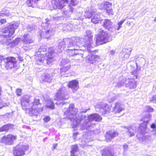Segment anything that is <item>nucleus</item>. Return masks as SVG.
<instances>
[{"label": "nucleus", "instance_id": "nucleus-10", "mask_svg": "<svg viewBox=\"0 0 156 156\" xmlns=\"http://www.w3.org/2000/svg\"><path fill=\"white\" fill-rule=\"evenodd\" d=\"M84 42L87 46L90 45L93 42V35L91 32L87 31L86 32V34L84 36Z\"/></svg>", "mask_w": 156, "mask_h": 156}, {"label": "nucleus", "instance_id": "nucleus-30", "mask_svg": "<svg viewBox=\"0 0 156 156\" xmlns=\"http://www.w3.org/2000/svg\"><path fill=\"white\" fill-rule=\"evenodd\" d=\"M91 140L90 139L89 140L88 139H86L85 141L82 140L81 142V144H80L82 147H87L88 145V144H87V143H88Z\"/></svg>", "mask_w": 156, "mask_h": 156}, {"label": "nucleus", "instance_id": "nucleus-39", "mask_svg": "<svg viewBox=\"0 0 156 156\" xmlns=\"http://www.w3.org/2000/svg\"><path fill=\"white\" fill-rule=\"evenodd\" d=\"M125 21V20L123 19L118 23V25L119 26L118 27V29L120 28L121 27L122 24Z\"/></svg>", "mask_w": 156, "mask_h": 156}, {"label": "nucleus", "instance_id": "nucleus-28", "mask_svg": "<svg viewBox=\"0 0 156 156\" xmlns=\"http://www.w3.org/2000/svg\"><path fill=\"white\" fill-rule=\"evenodd\" d=\"M16 58L13 57H10V65L12 64V66H10V69L14 68L16 65Z\"/></svg>", "mask_w": 156, "mask_h": 156}, {"label": "nucleus", "instance_id": "nucleus-5", "mask_svg": "<svg viewBox=\"0 0 156 156\" xmlns=\"http://www.w3.org/2000/svg\"><path fill=\"white\" fill-rule=\"evenodd\" d=\"M151 115L149 113H147L144 116L142 119L143 121V123H142L139 126V129L142 133L144 134L148 132L147 129V124L148 122L151 120Z\"/></svg>", "mask_w": 156, "mask_h": 156}, {"label": "nucleus", "instance_id": "nucleus-34", "mask_svg": "<svg viewBox=\"0 0 156 156\" xmlns=\"http://www.w3.org/2000/svg\"><path fill=\"white\" fill-rule=\"evenodd\" d=\"M16 136L10 135V145L13 144L14 141L16 140Z\"/></svg>", "mask_w": 156, "mask_h": 156}, {"label": "nucleus", "instance_id": "nucleus-20", "mask_svg": "<svg viewBox=\"0 0 156 156\" xmlns=\"http://www.w3.org/2000/svg\"><path fill=\"white\" fill-rule=\"evenodd\" d=\"M128 129V135L129 137H132L134 135V133L136 132V129L134 127L132 126L129 128H127Z\"/></svg>", "mask_w": 156, "mask_h": 156}, {"label": "nucleus", "instance_id": "nucleus-17", "mask_svg": "<svg viewBox=\"0 0 156 156\" xmlns=\"http://www.w3.org/2000/svg\"><path fill=\"white\" fill-rule=\"evenodd\" d=\"M78 152V147L77 145H73L71 147L70 156H76Z\"/></svg>", "mask_w": 156, "mask_h": 156}, {"label": "nucleus", "instance_id": "nucleus-15", "mask_svg": "<svg viewBox=\"0 0 156 156\" xmlns=\"http://www.w3.org/2000/svg\"><path fill=\"white\" fill-rule=\"evenodd\" d=\"M38 0H27L25 2L28 7L34 8L37 5Z\"/></svg>", "mask_w": 156, "mask_h": 156}, {"label": "nucleus", "instance_id": "nucleus-38", "mask_svg": "<svg viewBox=\"0 0 156 156\" xmlns=\"http://www.w3.org/2000/svg\"><path fill=\"white\" fill-rule=\"evenodd\" d=\"M47 63L48 64H50L53 61V58H47L46 59Z\"/></svg>", "mask_w": 156, "mask_h": 156}, {"label": "nucleus", "instance_id": "nucleus-4", "mask_svg": "<svg viewBox=\"0 0 156 156\" xmlns=\"http://www.w3.org/2000/svg\"><path fill=\"white\" fill-rule=\"evenodd\" d=\"M98 7L101 10L105 11L108 16L114 14V12L112 8V4L109 2H103L98 5Z\"/></svg>", "mask_w": 156, "mask_h": 156}, {"label": "nucleus", "instance_id": "nucleus-2", "mask_svg": "<svg viewBox=\"0 0 156 156\" xmlns=\"http://www.w3.org/2000/svg\"><path fill=\"white\" fill-rule=\"evenodd\" d=\"M21 100L23 109L26 111L28 110L33 115L37 116L43 110L42 107H37L40 104L39 98L34 99L31 103H29V98H22Z\"/></svg>", "mask_w": 156, "mask_h": 156}, {"label": "nucleus", "instance_id": "nucleus-35", "mask_svg": "<svg viewBox=\"0 0 156 156\" xmlns=\"http://www.w3.org/2000/svg\"><path fill=\"white\" fill-rule=\"evenodd\" d=\"M144 110L146 112H151L153 111L154 109L150 106H147L145 107Z\"/></svg>", "mask_w": 156, "mask_h": 156}, {"label": "nucleus", "instance_id": "nucleus-49", "mask_svg": "<svg viewBox=\"0 0 156 156\" xmlns=\"http://www.w3.org/2000/svg\"><path fill=\"white\" fill-rule=\"evenodd\" d=\"M57 144H53L52 147L53 148V150H54L55 148L57 146Z\"/></svg>", "mask_w": 156, "mask_h": 156}, {"label": "nucleus", "instance_id": "nucleus-12", "mask_svg": "<svg viewBox=\"0 0 156 156\" xmlns=\"http://www.w3.org/2000/svg\"><path fill=\"white\" fill-rule=\"evenodd\" d=\"M112 23L111 20L105 19L103 22L102 26L108 30H109L112 27Z\"/></svg>", "mask_w": 156, "mask_h": 156}, {"label": "nucleus", "instance_id": "nucleus-45", "mask_svg": "<svg viewBox=\"0 0 156 156\" xmlns=\"http://www.w3.org/2000/svg\"><path fill=\"white\" fill-rule=\"evenodd\" d=\"M20 39L19 38H16L14 41L15 43H16L17 44L19 42H20Z\"/></svg>", "mask_w": 156, "mask_h": 156}, {"label": "nucleus", "instance_id": "nucleus-13", "mask_svg": "<svg viewBox=\"0 0 156 156\" xmlns=\"http://www.w3.org/2000/svg\"><path fill=\"white\" fill-rule=\"evenodd\" d=\"M118 135V133L116 131L112 130L108 132H107L106 139L107 140V141H108L107 139L108 138L110 140L111 139L114 138Z\"/></svg>", "mask_w": 156, "mask_h": 156}, {"label": "nucleus", "instance_id": "nucleus-36", "mask_svg": "<svg viewBox=\"0 0 156 156\" xmlns=\"http://www.w3.org/2000/svg\"><path fill=\"white\" fill-rule=\"evenodd\" d=\"M145 140L148 144L152 143L153 141L152 138L150 136H146L145 137Z\"/></svg>", "mask_w": 156, "mask_h": 156}, {"label": "nucleus", "instance_id": "nucleus-7", "mask_svg": "<svg viewBox=\"0 0 156 156\" xmlns=\"http://www.w3.org/2000/svg\"><path fill=\"white\" fill-rule=\"evenodd\" d=\"M86 13L87 17H91V22L94 24L98 23L102 21L100 15L99 14L95 13L94 12H91L89 11L86 12Z\"/></svg>", "mask_w": 156, "mask_h": 156}, {"label": "nucleus", "instance_id": "nucleus-18", "mask_svg": "<svg viewBox=\"0 0 156 156\" xmlns=\"http://www.w3.org/2000/svg\"><path fill=\"white\" fill-rule=\"evenodd\" d=\"M0 142L3 143L5 145H9L10 144V135L9 134L6 136H5L2 137V139H0Z\"/></svg>", "mask_w": 156, "mask_h": 156}, {"label": "nucleus", "instance_id": "nucleus-60", "mask_svg": "<svg viewBox=\"0 0 156 156\" xmlns=\"http://www.w3.org/2000/svg\"><path fill=\"white\" fill-rule=\"evenodd\" d=\"M79 59H79V58H76L75 59V60H79Z\"/></svg>", "mask_w": 156, "mask_h": 156}, {"label": "nucleus", "instance_id": "nucleus-55", "mask_svg": "<svg viewBox=\"0 0 156 156\" xmlns=\"http://www.w3.org/2000/svg\"><path fill=\"white\" fill-rule=\"evenodd\" d=\"M1 88L0 87V95H1Z\"/></svg>", "mask_w": 156, "mask_h": 156}, {"label": "nucleus", "instance_id": "nucleus-27", "mask_svg": "<svg viewBox=\"0 0 156 156\" xmlns=\"http://www.w3.org/2000/svg\"><path fill=\"white\" fill-rule=\"evenodd\" d=\"M68 54L69 57L73 56L75 55H78V53H76L75 52V49H68Z\"/></svg>", "mask_w": 156, "mask_h": 156}, {"label": "nucleus", "instance_id": "nucleus-25", "mask_svg": "<svg viewBox=\"0 0 156 156\" xmlns=\"http://www.w3.org/2000/svg\"><path fill=\"white\" fill-rule=\"evenodd\" d=\"M36 58L37 60L39 62H41L45 59L44 55L41 54L36 55Z\"/></svg>", "mask_w": 156, "mask_h": 156}, {"label": "nucleus", "instance_id": "nucleus-21", "mask_svg": "<svg viewBox=\"0 0 156 156\" xmlns=\"http://www.w3.org/2000/svg\"><path fill=\"white\" fill-rule=\"evenodd\" d=\"M42 80L44 81L50 82H51L52 79L49 74H45L42 76Z\"/></svg>", "mask_w": 156, "mask_h": 156}, {"label": "nucleus", "instance_id": "nucleus-43", "mask_svg": "<svg viewBox=\"0 0 156 156\" xmlns=\"http://www.w3.org/2000/svg\"><path fill=\"white\" fill-rule=\"evenodd\" d=\"M115 98H108V100L109 102L111 103L113 102L115 100Z\"/></svg>", "mask_w": 156, "mask_h": 156}, {"label": "nucleus", "instance_id": "nucleus-48", "mask_svg": "<svg viewBox=\"0 0 156 156\" xmlns=\"http://www.w3.org/2000/svg\"><path fill=\"white\" fill-rule=\"evenodd\" d=\"M151 128L152 129H154L156 127V125L154 124H152L151 125Z\"/></svg>", "mask_w": 156, "mask_h": 156}, {"label": "nucleus", "instance_id": "nucleus-57", "mask_svg": "<svg viewBox=\"0 0 156 156\" xmlns=\"http://www.w3.org/2000/svg\"><path fill=\"white\" fill-rule=\"evenodd\" d=\"M154 21H156V17L154 19Z\"/></svg>", "mask_w": 156, "mask_h": 156}, {"label": "nucleus", "instance_id": "nucleus-42", "mask_svg": "<svg viewBox=\"0 0 156 156\" xmlns=\"http://www.w3.org/2000/svg\"><path fill=\"white\" fill-rule=\"evenodd\" d=\"M76 0H70V2L71 4L73 5H77V3L76 2Z\"/></svg>", "mask_w": 156, "mask_h": 156}, {"label": "nucleus", "instance_id": "nucleus-29", "mask_svg": "<svg viewBox=\"0 0 156 156\" xmlns=\"http://www.w3.org/2000/svg\"><path fill=\"white\" fill-rule=\"evenodd\" d=\"M6 59V58H3V56L0 55V61H3L5 62H6L5 67L6 69H8L9 68V66L8 63L9 62V61H5V60Z\"/></svg>", "mask_w": 156, "mask_h": 156}, {"label": "nucleus", "instance_id": "nucleus-37", "mask_svg": "<svg viewBox=\"0 0 156 156\" xmlns=\"http://www.w3.org/2000/svg\"><path fill=\"white\" fill-rule=\"evenodd\" d=\"M16 93L18 96H20L22 94V90L21 89L18 88L16 90Z\"/></svg>", "mask_w": 156, "mask_h": 156}, {"label": "nucleus", "instance_id": "nucleus-58", "mask_svg": "<svg viewBox=\"0 0 156 156\" xmlns=\"http://www.w3.org/2000/svg\"><path fill=\"white\" fill-rule=\"evenodd\" d=\"M12 126H14V125H11V124H10V128H11V127H12Z\"/></svg>", "mask_w": 156, "mask_h": 156}, {"label": "nucleus", "instance_id": "nucleus-63", "mask_svg": "<svg viewBox=\"0 0 156 156\" xmlns=\"http://www.w3.org/2000/svg\"><path fill=\"white\" fill-rule=\"evenodd\" d=\"M126 127H124V128H126Z\"/></svg>", "mask_w": 156, "mask_h": 156}, {"label": "nucleus", "instance_id": "nucleus-61", "mask_svg": "<svg viewBox=\"0 0 156 156\" xmlns=\"http://www.w3.org/2000/svg\"><path fill=\"white\" fill-rule=\"evenodd\" d=\"M87 110H86V111H83V112H87Z\"/></svg>", "mask_w": 156, "mask_h": 156}, {"label": "nucleus", "instance_id": "nucleus-54", "mask_svg": "<svg viewBox=\"0 0 156 156\" xmlns=\"http://www.w3.org/2000/svg\"><path fill=\"white\" fill-rule=\"evenodd\" d=\"M20 60L21 61H23V59H21V57L20 58Z\"/></svg>", "mask_w": 156, "mask_h": 156}, {"label": "nucleus", "instance_id": "nucleus-44", "mask_svg": "<svg viewBox=\"0 0 156 156\" xmlns=\"http://www.w3.org/2000/svg\"><path fill=\"white\" fill-rule=\"evenodd\" d=\"M128 146L126 144H125L123 146V148L124 150L125 151H126L128 149Z\"/></svg>", "mask_w": 156, "mask_h": 156}, {"label": "nucleus", "instance_id": "nucleus-56", "mask_svg": "<svg viewBox=\"0 0 156 156\" xmlns=\"http://www.w3.org/2000/svg\"><path fill=\"white\" fill-rule=\"evenodd\" d=\"M136 137H137V138L139 140H140V138L138 137V136L136 135Z\"/></svg>", "mask_w": 156, "mask_h": 156}, {"label": "nucleus", "instance_id": "nucleus-31", "mask_svg": "<svg viewBox=\"0 0 156 156\" xmlns=\"http://www.w3.org/2000/svg\"><path fill=\"white\" fill-rule=\"evenodd\" d=\"M70 67V65H69L66 66H64L60 68L61 71L62 72H66L69 70Z\"/></svg>", "mask_w": 156, "mask_h": 156}, {"label": "nucleus", "instance_id": "nucleus-53", "mask_svg": "<svg viewBox=\"0 0 156 156\" xmlns=\"http://www.w3.org/2000/svg\"><path fill=\"white\" fill-rule=\"evenodd\" d=\"M49 32H50L49 30H48L47 31H46L45 33H46V34H47L49 33Z\"/></svg>", "mask_w": 156, "mask_h": 156}, {"label": "nucleus", "instance_id": "nucleus-23", "mask_svg": "<svg viewBox=\"0 0 156 156\" xmlns=\"http://www.w3.org/2000/svg\"><path fill=\"white\" fill-rule=\"evenodd\" d=\"M28 34H25L23 36L24 39L23 41L25 44H30L33 42V41L31 39H27Z\"/></svg>", "mask_w": 156, "mask_h": 156}, {"label": "nucleus", "instance_id": "nucleus-52", "mask_svg": "<svg viewBox=\"0 0 156 156\" xmlns=\"http://www.w3.org/2000/svg\"><path fill=\"white\" fill-rule=\"evenodd\" d=\"M62 1H63V2H66L68 3L69 2L68 0H62Z\"/></svg>", "mask_w": 156, "mask_h": 156}, {"label": "nucleus", "instance_id": "nucleus-33", "mask_svg": "<svg viewBox=\"0 0 156 156\" xmlns=\"http://www.w3.org/2000/svg\"><path fill=\"white\" fill-rule=\"evenodd\" d=\"M53 50H51L48 51L45 54V55L47 58H53Z\"/></svg>", "mask_w": 156, "mask_h": 156}, {"label": "nucleus", "instance_id": "nucleus-22", "mask_svg": "<svg viewBox=\"0 0 156 156\" xmlns=\"http://www.w3.org/2000/svg\"><path fill=\"white\" fill-rule=\"evenodd\" d=\"M136 82L134 80L130 81L128 83V87L130 89H134L136 87Z\"/></svg>", "mask_w": 156, "mask_h": 156}, {"label": "nucleus", "instance_id": "nucleus-8", "mask_svg": "<svg viewBox=\"0 0 156 156\" xmlns=\"http://www.w3.org/2000/svg\"><path fill=\"white\" fill-rule=\"evenodd\" d=\"M95 108H98L99 111L102 113V115L105 114L106 112H109L110 110V108L109 105L102 102L97 104L95 105Z\"/></svg>", "mask_w": 156, "mask_h": 156}, {"label": "nucleus", "instance_id": "nucleus-32", "mask_svg": "<svg viewBox=\"0 0 156 156\" xmlns=\"http://www.w3.org/2000/svg\"><path fill=\"white\" fill-rule=\"evenodd\" d=\"M10 128V125L8 124L3 126L0 128V132L7 131H8Z\"/></svg>", "mask_w": 156, "mask_h": 156}, {"label": "nucleus", "instance_id": "nucleus-40", "mask_svg": "<svg viewBox=\"0 0 156 156\" xmlns=\"http://www.w3.org/2000/svg\"><path fill=\"white\" fill-rule=\"evenodd\" d=\"M50 119V117L48 116H46L43 119V120L44 122H48Z\"/></svg>", "mask_w": 156, "mask_h": 156}, {"label": "nucleus", "instance_id": "nucleus-50", "mask_svg": "<svg viewBox=\"0 0 156 156\" xmlns=\"http://www.w3.org/2000/svg\"><path fill=\"white\" fill-rule=\"evenodd\" d=\"M133 23V22H130V21H128L126 23L127 24L128 26H130L131 24H132Z\"/></svg>", "mask_w": 156, "mask_h": 156}, {"label": "nucleus", "instance_id": "nucleus-24", "mask_svg": "<svg viewBox=\"0 0 156 156\" xmlns=\"http://www.w3.org/2000/svg\"><path fill=\"white\" fill-rule=\"evenodd\" d=\"M18 27L16 23L12 24L10 25V35L13 34L15 32V30Z\"/></svg>", "mask_w": 156, "mask_h": 156}, {"label": "nucleus", "instance_id": "nucleus-26", "mask_svg": "<svg viewBox=\"0 0 156 156\" xmlns=\"http://www.w3.org/2000/svg\"><path fill=\"white\" fill-rule=\"evenodd\" d=\"M56 100L57 101L55 102V104L58 105H60L62 104L64 105L66 103L64 102L65 100L64 98H56Z\"/></svg>", "mask_w": 156, "mask_h": 156}, {"label": "nucleus", "instance_id": "nucleus-51", "mask_svg": "<svg viewBox=\"0 0 156 156\" xmlns=\"http://www.w3.org/2000/svg\"><path fill=\"white\" fill-rule=\"evenodd\" d=\"M110 53L111 55H114L115 53V52L113 50H111L110 51Z\"/></svg>", "mask_w": 156, "mask_h": 156}, {"label": "nucleus", "instance_id": "nucleus-9", "mask_svg": "<svg viewBox=\"0 0 156 156\" xmlns=\"http://www.w3.org/2000/svg\"><path fill=\"white\" fill-rule=\"evenodd\" d=\"M125 109L124 105L121 102L119 101L116 102L113 108L112 111L115 114L119 113Z\"/></svg>", "mask_w": 156, "mask_h": 156}, {"label": "nucleus", "instance_id": "nucleus-59", "mask_svg": "<svg viewBox=\"0 0 156 156\" xmlns=\"http://www.w3.org/2000/svg\"><path fill=\"white\" fill-rule=\"evenodd\" d=\"M155 99H156V98H154V99L153 100V101H154V100H155Z\"/></svg>", "mask_w": 156, "mask_h": 156}, {"label": "nucleus", "instance_id": "nucleus-3", "mask_svg": "<svg viewBox=\"0 0 156 156\" xmlns=\"http://www.w3.org/2000/svg\"><path fill=\"white\" fill-rule=\"evenodd\" d=\"M96 44L97 46L105 44L108 42V34L103 30H101L96 35Z\"/></svg>", "mask_w": 156, "mask_h": 156}, {"label": "nucleus", "instance_id": "nucleus-11", "mask_svg": "<svg viewBox=\"0 0 156 156\" xmlns=\"http://www.w3.org/2000/svg\"><path fill=\"white\" fill-rule=\"evenodd\" d=\"M78 81L76 80H74L69 82L68 87L72 89L73 92H75L78 88Z\"/></svg>", "mask_w": 156, "mask_h": 156}, {"label": "nucleus", "instance_id": "nucleus-6", "mask_svg": "<svg viewBox=\"0 0 156 156\" xmlns=\"http://www.w3.org/2000/svg\"><path fill=\"white\" fill-rule=\"evenodd\" d=\"M28 149V145H19L14 147L13 154L15 156H22L25 154V152Z\"/></svg>", "mask_w": 156, "mask_h": 156}, {"label": "nucleus", "instance_id": "nucleus-62", "mask_svg": "<svg viewBox=\"0 0 156 156\" xmlns=\"http://www.w3.org/2000/svg\"><path fill=\"white\" fill-rule=\"evenodd\" d=\"M4 106H3V107H4ZM2 107H0V109H1V108H2Z\"/></svg>", "mask_w": 156, "mask_h": 156}, {"label": "nucleus", "instance_id": "nucleus-41", "mask_svg": "<svg viewBox=\"0 0 156 156\" xmlns=\"http://www.w3.org/2000/svg\"><path fill=\"white\" fill-rule=\"evenodd\" d=\"M6 22V20L5 19H2L0 20V24H2Z\"/></svg>", "mask_w": 156, "mask_h": 156}, {"label": "nucleus", "instance_id": "nucleus-14", "mask_svg": "<svg viewBox=\"0 0 156 156\" xmlns=\"http://www.w3.org/2000/svg\"><path fill=\"white\" fill-rule=\"evenodd\" d=\"M99 58V56L97 55H88L87 57V60L88 63L93 64Z\"/></svg>", "mask_w": 156, "mask_h": 156}, {"label": "nucleus", "instance_id": "nucleus-47", "mask_svg": "<svg viewBox=\"0 0 156 156\" xmlns=\"http://www.w3.org/2000/svg\"><path fill=\"white\" fill-rule=\"evenodd\" d=\"M73 43L72 42H70L69 43V44H68V47H70L73 46Z\"/></svg>", "mask_w": 156, "mask_h": 156}, {"label": "nucleus", "instance_id": "nucleus-19", "mask_svg": "<svg viewBox=\"0 0 156 156\" xmlns=\"http://www.w3.org/2000/svg\"><path fill=\"white\" fill-rule=\"evenodd\" d=\"M112 154L108 148L103 149L102 151V156H112Z\"/></svg>", "mask_w": 156, "mask_h": 156}, {"label": "nucleus", "instance_id": "nucleus-46", "mask_svg": "<svg viewBox=\"0 0 156 156\" xmlns=\"http://www.w3.org/2000/svg\"><path fill=\"white\" fill-rule=\"evenodd\" d=\"M62 91L60 90H59L56 93V95L57 96H59L61 94Z\"/></svg>", "mask_w": 156, "mask_h": 156}, {"label": "nucleus", "instance_id": "nucleus-1", "mask_svg": "<svg viewBox=\"0 0 156 156\" xmlns=\"http://www.w3.org/2000/svg\"><path fill=\"white\" fill-rule=\"evenodd\" d=\"M63 112L67 118L72 121V124L74 128L80 124L83 129H87L91 126V121L94 120L96 121H99L102 119L101 116L97 114H92L88 117L81 113L77 115L76 114L78 112V109L74 108L73 104L69 105V109L65 108Z\"/></svg>", "mask_w": 156, "mask_h": 156}, {"label": "nucleus", "instance_id": "nucleus-16", "mask_svg": "<svg viewBox=\"0 0 156 156\" xmlns=\"http://www.w3.org/2000/svg\"><path fill=\"white\" fill-rule=\"evenodd\" d=\"M50 98H44V100L45 101L46 103V106L48 108H49L51 109H54V105L53 102L50 100H49Z\"/></svg>", "mask_w": 156, "mask_h": 156}]
</instances>
